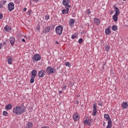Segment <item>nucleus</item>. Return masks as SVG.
<instances>
[{
	"instance_id": "obj_52",
	"label": "nucleus",
	"mask_w": 128,
	"mask_h": 128,
	"mask_svg": "<svg viewBox=\"0 0 128 128\" xmlns=\"http://www.w3.org/2000/svg\"><path fill=\"white\" fill-rule=\"evenodd\" d=\"M30 12H32V11L30 10Z\"/></svg>"
},
{
	"instance_id": "obj_8",
	"label": "nucleus",
	"mask_w": 128,
	"mask_h": 128,
	"mask_svg": "<svg viewBox=\"0 0 128 128\" xmlns=\"http://www.w3.org/2000/svg\"><path fill=\"white\" fill-rule=\"evenodd\" d=\"M96 103H94L93 104V111H92V116H96V114L98 113V109L96 108Z\"/></svg>"
},
{
	"instance_id": "obj_30",
	"label": "nucleus",
	"mask_w": 128,
	"mask_h": 128,
	"mask_svg": "<svg viewBox=\"0 0 128 128\" xmlns=\"http://www.w3.org/2000/svg\"><path fill=\"white\" fill-rule=\"evenodd\" d=\"M2 114L4 116H6L8 114V113L6 111H4L2 112Z\"/></svg>"
},
{
	"instance_id": "obj_4",
	"label": "nucleus",
	"mask_w": 128,
	"mask_h": 128,
	"mask_svg": "<svg viewBox=\"0 0 128 128\" xmlns=\"http://www.w3.org/2000/svg\"><path fill=\"white\" fill-rule=\"evenodd\" d=\"M8 8L9 12H12L14 10V4L12 2H10L8 4Z\"/></svg>"
},
{
	"instance_id": "obj_7",
	"label": "nucleus",
	"mask_w": 128,
	"mask_h": 128,
	"mask_svg": "<svg viewBox=\"0 0 128 128\" xmlns=\"http://www.w3.org/2000/svg\"><path fill=\"white\" fill-rule=\"evenodd\" d=\"M42 57L38 54H36L34 55L32 58V60L34 62H38V60H40Z\"/></svg>"
},
{
	"instance_id": "obj_47",
	"label": "nucleus",
	"mask_w": 128,
	"mask_h": 128,
	"mask_svg": "<svg viewBox=\"0 0 128 128\" xmlns=\"http://www.w3.org/2000/svg\"><path fill=\"white\" fill-rule=\"evenodd\" d=\"M6 44V42H3V44Z\"/></svg>"
},
{
	"instance_id": "obj_27",
	"label": "nucleus",
	"mask_w": 128,
	"mask_h": 128,
	"mask_svg": "<svg viewBox=\"0 0 128 128\" xmlns=\"http://www.w3.org/2000/svg\"><path fill=\"white\" fill-rule=\"evenodd\" d=\"M112 30H114V32L118 30V26L116 25H113L112 26Z\"/></svg>"
},
{
	"instance_id": "obj_14",
	"label": "nucleus",
	"mask_w": 128,
	"mask_h": 128,
	"mask_svg": "<svg viewBox=\"0 0 128 128\" xmlns=\"http://www.w3.org/2000/svg\"><path fill=\"white\" fill-rule=\"evenodd\" d=\"M128 107V103L127 102H123L122 104V108L123 110H126Z\"/></svg>"
},
{
	"instance_id": "obj_35",
	"label": "nucleus",
	"mask_w": 128,
	"mask_h": 128,
	"mask_svg": "<svg viewBox=\"0 0 128 128\" xmlns=\"http://www.w3.org/2000/svg\"><path fill=\"white\" fill-rule=\"evenodd\" d=\"M82 40H83L82 38H80L78 40V44H82Z\"/></svg>"
},
{
	"instance_id": "obj_43",
	"label": "nucleus",
	"mask_w": 128,
	"mask_h": 128,
	"mask_svg": "<svg viewBox=\"0 0 128 128\" xmlns=\"http://www.w3.org/2000/svg\"><path fill=\"white\" fill-rule=\"evenodd\" d=\"M24 12H26V8H24L23 9Z\"/></svg>"
},
{
	"instance_id": "obj_23",
	"label": "nucleus",
	"mask_w": 128,
	"mask_h": 128,
	"mask_svg": "<svg viewBox=\"0 0 128 128\" xmlns=\"http://www.w3.org/2000/svg\"><path fill=\"white\" fill-rule=\"evenodd\" d=\"M6 110H12V106L10 104H8L5 106Z\"/></svg>"
},
{
	"instance_id": "obj_17",
	"label": "nucleus",
	"mask_w": 128,
	"mask_h": 128,
	"mask_svg": "<svg viewBox=\"0 0 128 128\" xmlns=\"http://www.w3.org/2000/svg\"><path fill=\"white\" fill-rule=\"evenodd\" d=\"M94 24L97 26H98L100 24V19L98 18H94Z\"/></svg>"
},
{
	"instance_id": "obj_16",
	"label": "nucleus",
	"mask_w": 128,
	"mask_h": 128,
	"mask_svg": "<svg viewBox=\"0 0 128 128\" xmlns=\"http://www.w3.org/2000/svg\"><path fill=\"white\" fill-rule=\"evenodd\" d=\"M74 22H76L74 19H70L68 21V24L70 26H74Z\"/></svg>"
},
{
	"instance_id": "obj_46",
	"label": "nucleus",
	"mask_w": 128,
	"mask_h": 128,
	"mask_svg": "<svg viewBox=\"0 0 128 128\" xmlns=\"http://www.w3.org/2000/svg\"><path fill=\"white\" fill-rule=\"evenodd\" d=\"M56 44H60V43L56 41Z\"/></svg>"
},
{
	"instance_id": "obj_28",
	"label": "nucleus",
	"mask_w": 128,
	"mask_h": 128,
	"mask_svg": "<svg viewBox=\"0 0 128 128\" xmlns=\"http://www.w3.org/2000/svg\"><path fill=\"white\" fill-rule=\"evenodd\" d=\"M12 58H10L8 59V64H12Z\"/></svg>"
},
{
	"instance_id": "obj_29",
	"label": "nucleus",
	"mask_w": 128,
	"mask_h": 128,
	"mask_svg": "<svg viewBox=\"0 0 128 128\" xmlns=\"http://www.w3.org/2000/svg\"><path fill=\"white\" fill-rule=\"evenodd\" d=\"M110 50V46L108 45L106 46V48H105V50H106V52H108Z\"/></svg>"
},
{
	"instance_id": "obj_48",
	"label": "nucleus",
	"mask_w": 128,
	"mask_h": 128,
	"mask_svg": "<svg viewBox=\"0 0 128 128\" xmlns=\"http://www.w3.org/2000/svg\"><path fill=\"white\" fill-rule=\"evenodd\" d=\"M58 92H59V94H62V92L60 90Z\"/></svg>"
},
{
	"instance_id": "obj_24",
	"label": "nucleus",
	"mask_w": 128,
	"mask_h": 128,
	"mask_svg": "<svg viewBox=\"0 0 128 128\" xmlns=\"http://www.w3.org/2000/svg\"><path fill=\"white\" fill-rule=\"evenodd\" d=\"M104 118L107 120L108 121V120H112V119H110V115H108V114H105L104 115Z\"/></svg>"
},
{
	"instance_id": "obj_49",
	"label": "nucleus",
	"mask_w": 128,
	"mask_h": 128,
	"mask_svg": "<svg viewBox=\"0 0 128 128\" xmlns=\"http://www.w3.org/2000/svg\"><path fill=\"white\" fill-rule=\"evenodd\" d=\"M66 88V86H64V88Z\"/></svg>"
},
{
	"instance_id": "obj_40",
	"label": "nucleus",
	"mask_w": 128,
	"mask_h": 128,
	"mask_svg": "<svg viewBox=\"0 0 128 128\" xmlns=\"http://www.w3.org/2000/svg\"><path fill=\"white\" fill-rule=\"evenodd\" d=\"M98 106H102V102H99L98 104Z\"/></svg>"
},
{
	"instance_id": "obj_2",
	"label": "nucleus",
	"mask_w": 128,
	"mask_h": 128,
	"mask_svg": "<svg viewBox=\"0 0 128 128\" xmlns=\"http://www.w3.org/2000/svg\"><path fill=\"white\" fill-rule=\"evenodd\" d=\"M64 30V26L62 25H59L57 26L55 28V31L56 34L59 36L62 34V31Z\"/></svg>"
},
{
	"instance_id": "obj_12",
	"label": "nucleus",
	"mask_w": 128,
	"mask_h": 128,
	"mask_svg": "<svg viewBox=\"0 0 128 128\" xmlns=\"http://www.w3.org/2000/svg\"><path fill=\"white\" fill-rule=\"evenodd\" d=\"M116 12H115V14H117L118 16V14H120V9L116 7V5H114L113 6Z\"/></svg>"
},
{
	"instance_id": "obj_42",
	"label": "nucleus",
	"mask_w": 128,
	"mask_h": 128,
	"mask_svg": "<svg viewBox=\"0 0 128 128\" xmlns=\"http://www.w3.org/2000/svg\"><path fill=\"white\" fill-rule=\"evenodd\" d=\"M22 42H26V40L24 38H22Z\"/></svg>"
},
{
	"instance_id": "obj_51",
	"label": "nucleus",
	"mask_w": 128,
	"mask_h": 128,
	"mask_svg": "<svg viewBox=\"0 0 128 128\" xmlns=\"http://www.w3.org/2000/svg\"><path fill=\"white\" fill-rule=\"evenodd\" d=\"M124 0V2H126V0Z\"/></svg>"
},
{
	"instance_id": "obj_45",
	"label": "nucleus",
	"mask_w": 128,
	"mask_h": 128,
	"mask_svg": "<svg viewBox=\"0 0 128 128\" xmlns=\"http://www.w3.org/2000/svg\"><path fill=\"white\" fill-rule=\"evenodd\" d=\"M79 102H78V100H77L76 102V104H79Z\"/></svg>"
},
{
	"instance_id": "obj_6",
	"label": "nucleus",
	"mask_w": 128,
	"mask_h": 128,
	"mask_svg": "<svg viewBox=\"0 0 128 128\" xmlns=\"http://www.w3.org/2000/svg\"><path fill=\"white\" fill-rule=\"evenodd\" d=\"M93 120L92 118L90 119V118L86 117V120H84V124H89V126H90L92 124V122H93Z\"/></svg>"
},
{
	"instance_id": "obj_38",
	"label": "nucleus",
	"mask_w": 128,
	"mask_h": 128,
	"mask_svg": "<svg viewBox=\"0 0 128 128\" xmlns=\"http://www.w3.org/2000/svg\"><path fill=\"white\" fill-rule=\"evenodd\" d=\"M36 30L38 32H40V26H37Z\"/></svg>"
},
{
	"instance_id": "obj_37",
	"label": "nucleus",
	"mask_w": 128,
	"mask_h": 128,
	"mask_svg": "<svg viewBox=\"0 0 128 128\" xmlns=\"http://www.w3.org/2000/svg\"><path fill=\"white\" fill-rule=\"evenodd\" d=\"M4 18L2 14H0V20H2Z\"/></svg>"
},
{
	"instance_id": "obj_20",
	"label": "nucleus",
	"mask_w": 128,
	"mask_h": 128,
	"mask_svg": "<svg viewBox=\"0 0 128 128\" xmlns=\"http://www.w3.org/2000/svg\"><path fill=\"white\" fill-rule=\"evenodd\" d=\"M112 120H108V125L106 128H112Z\"/></svg>"
},
{
	"instance_id": "obj_41",
	"label": "nucleus",
	"mask_w": 128,
	"mask_h": 128,
	"mask_svg": "<svg viewBox=\"0 0 128 128\" xmlns=\"http://www.w3.org/2000/svg\"><path fill=\"white\" fill-rule=\"evenodd\" d=\"M34 2H40V0H32Z\"/></svg>"
},
{
	"instance_id": "obj_36",
	"label": "nucleus",
	"mask_w": 128,
	"mask_h": 128,
	"mask_svg": "<svg viewBox=\"0 0 128 128\" xmlns=\"http://www.w3.org/2000/svg\"><path fill=\"white\" fill-rule=\"evenodd\" d=\"M65 64H66V66H70V64L69 62H66Z\"/></svg>"
},
{
	"instance_id": "obj_31",
	"label": "nucleus",
	"mask_w": 128,
	"mask_h": 128,
	"mask_svg": "<svg viewBox=\"0 0 128 128\" xmlns=\"http://www.w3.org/2000/svg\"><path fill=\"white\" fill-rule=\"evenodd\" d=\"M4 30L6 32H8V30H10V27L8 26H6L4 28Z\"/></svg>"
},
{
	"instance_id": "obj_13",
	"label": "nucleus",
	"mask_w": 128,
	"mask_h": 128,
	"mask_svg": "<svg viewBox=\"0 0 128 128\" xmlns=\"http://www.w3.org/2000/svg\"><path fill=\"white\" fill-rule=\"evenodd\" d=\"M50 26L46 27L43 30V34H48V32H50Z\"/></svg>"
},
{
	"instance_id": "obj_25",
	"label": "nucleus",
	"mask_w": 128,
	"mask_h": 128,
	"mask_svg": "<svg viewBox=\"0 0 128 128\" xmlns=\"http://www.w3.org/2000/svg\"><path fill=\"white\" fill-rule=\"evenodd\" d=\"M118 14H114L113 16H112V19L114 20V22H116L118 20Z\"/></svg>"
},
{
	"instance_id": "obj_5",
	"label": "nucleus",
	"mask_w": 128,
	"mask_h": 128,
	"mask_svg": "<svg viewBox=\"0 0 128 128\" xmlns=\"http://www.w3.org/2000/svg\"><path fill=\"white\" fill-rule=\"evenodd\" d=\"M70 0H63L62 4L64 6L65 8H71L72 6L70 5Z\"/></svg>"
},
{
	"instance_id": "obj_22",
	"label": "nucleus",
	"mask_w": 128,
	"mask_h": 128,
	"mask_svg": "<svg viewBox=\"0 0 128 128\" xmlns=\"http://www.w3.org/2000/svg\"><path fill=\"white\" fill-rule=\"evenodd\" d=\"M34 124L32 122H28L26 124V128H32Z\"/></svg>"
},
{
	"instance_id": "obj_34",
	"label": "nucleus",
	"mask_w": 128,
	"mask_h": 128,
	"mask_svg": "<svg viewBox=\"0 0 128 128\" xmlns=\"http://www.w3.org/2000/svg\"><path fill=\"white\" fill-rule=\"evenodd\" d=\"M86 12H87L88 14H90V10L87 9V10H86Z\"/></svg>"
},
{
	"instance_id": "obj_19",
	"label": "nucleus",
	"mask_w": 128,
	"mask_h": 128,
	"mask_svg": "<svg viewBox=\"0 0 128 128\" xmlns=\"http://www.w3.org/2000/svg\"><path fill=\"white\" fill-rule=\"evenodd\" d=\"M105 34L108 36L110 34H112V31L109 27L107 28L105 30Z\"/></svg>"
},
{
	"instance_id": "obj_33",
	"label": "nucleus",
	"mask_w": 128,
	"mask_h": 128,
	"mask_svg": "<svg viewBox=\"0 0 128 128\" xmlns=\"http://www.w3.org/2000/svg\"><path fill=\"white\" fill-rule=\"evenodd\" d=\"M34 78H30V84H34Z\"/></svg>"
},
{
	"instance_id": "obj_9",
	"label": "nucleus",
	"mask_w": 128,
	"mask_h": 128,
	"mask_svg": "<svg viewBox=\"0 0 128 128\" xmlns=\"http://www.w3.org/2000/svg\"><path fill=\"white\" fill-rule=\"evenodd\" d=\"M38 76L40 78H44L46 76V72L44 70H40L38 72Z\"/></svg>"
},
{
	"instance_id": "obj_21",
	"label": "nucleus",
	"mask_w": 128,
	"mask_h": 128,
	"mask_svg": "<svg viewBox=\"0 0 128 128\" xmlns=\"http://www.w3.org/2000/svg\"><path fill=\"white\" fill-rule=\"evenodd\" d=\"M31 74H32V78H36L38 74V71H36V70H32V71Z\"/></svg>"
},
{
	"instance_id": "obj_11",
	"label": "nucleus",
	"mask_w": 128,
	"mask_h": 128,
	"mask_svg": "<svg viewBox=\"0 0 128 128\" xmlns=\"http://www.w3.org/2000/svg\"><path fill=\"white\" fill-rule=\"evenodd\" d=\"M70 8L69 7H66V10L63 9L62 10V14H68V12L70 11Z\"/></svg>"
},
{
	"instance_id": "obj_39",
	"label": "nucleus",
	"mask_w": 128,
	"mask_h": 128,
	"mask_svg": "<svg viewBox=\"0 0 128 128\" xmlns=\"http://www.w3.org/2000/svg\"><path fill=\"white\" fill-rule=\"evenodd\" d=\"M2 44L0 43V50H2Z\"/></svg>"
},
{
	"instance_id": "obj_44",
	"label": "nucleus",
	"mask_w": 128,
	"mask_h": 128,
	"mask_svg": "<svg viewBox=\"0 0 128 128\" xmlns=\"http://www.w3.org/2000/svg\"><path fill=\"white\" fill-rule=\"evenodd\" d=\"M43 128H50V127H48V126H44Z\"/></svg>"
},
{
	"instance_id": "obj_3",
	"label": "nucleus",
	"mask_w": 128,
	"mask_h": 128,
	"mask_svg": "<svg viewBox=\"0 0 128 128\" xmlns=\"http://www.w3.org/2000/svg\"><path fill=\"white\" fill-rule=\"evenodd\" d=\"M46 72L48 76H50L52 74L56 73V70L51 66H48L46 68Z\"/></svg>"
},
{
	"instance_id": "obj_26",
	"label": "nucleus",
	"mask_w": 128,
	"mask_h": 128,
	"mask_svg": "<svg viewBox=\"0 0 128 128\" xmlns=\"http://www.w3.org/2000/svg\"><path fill=\"white\" fill-rule=\"evenodd\" d=\"M78 33H76L72 36V40H74V38H78Z\"/></svg>"
},
{
	"instance_id": "obj_32",
	"label": "nucleus",
	"mask_w": 128,
	"mask_h": 128,
	"mask_svg": "<svg viewBox=\"0 0 128 128\" xmlns=\"http://www.w3.org/2000/svg\"><path fill=\"white\" fill-rule=\"evenodd\" d=\"M44 18H45V20H50V15L49 14L46 15L44 16Z\"/></svg>"
},
{
	"instance_id": "obj_15",
	"label": "nucleus",
	"mask_w": 128,
	"mask_h": 128,
	"mask_svg": "<svg viewBox=\"0 0 128 128\" xmlns=\"http://www.w3.org/2000/svg\"><path fill=\"white\" fill-rule=\"evenodd\" d=\"M73 120L74 122H78V120H80V116H78V114H75L73 116Z\"/></svg>"
},
{
	"instance_id": "obj_50",
	"label": "nucleus",
	"mask_w": 128,
	"mask_h": 128,
	"mask_svg": "<svg viewBox=\"0 0 128 128\" xmlns=\"http://www.w3.org/2000/svg\"><path fill=\"white\" fill-rule=\"evenodd\" d=\"M103 126H106V124H103Z\"/></svg>"
},
{
	"instance_id": "obj_18",
	"label": "nucleus",
	"mask_w": 128,
	"mask_h": 128,
	"mask_svg": "<svg viewBox=\"0 0 128 128\" xmlns=\"http://www.w3.org/2000/svg\"><path fill=\"white\" fill-rule=\"evenodd\" d=\"M6 0H1L0 2V8H2L4 6H6Z\"/></svg>"
},
{
	"instance_id": "obj_10",
	"label": "nucleus",
	"mask_w": 128,
	"mask_h": 128,
	"mask_svg": "<svg viewBox=\"0 0 128 128\" xmlns=\"http://www.w3.org/2000/svg\"><path fill=\"white\" fill-rule=\"evenodd\" d=\"M9 40L11 46L14 45V42H16V38L14 37H10L9 39Z\"/></svg>"
},
{
	"instance_id": "obj_1",
	"label": "nucleus",
	"mask_w": 128,
	"mask_h": 128,
	"mask_svg": "<svg viewBox=\"0 0 128 128\" xmlns=\"http://www.w3.org/2000/svg\"><path fill=\"white\" fill-rule=\"evenodd\" d=\"M26 112V108L24 106V104L21 106H16L13 108L12 112L17 116H20L22 114H24Z\"/></svg>"
}]
</instances>
